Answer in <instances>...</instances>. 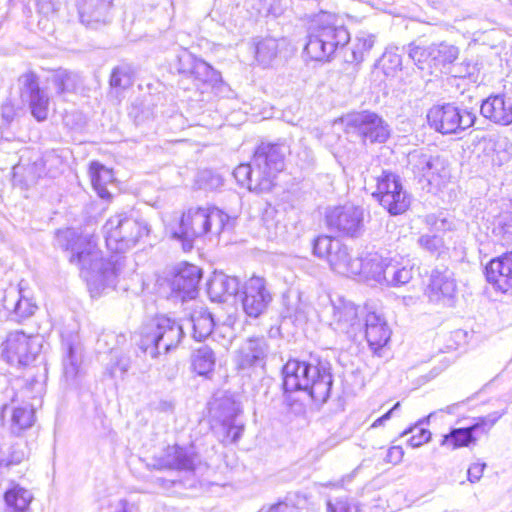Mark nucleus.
Here are the masks:
<instances>
[{"instance_id": "nucleus-1", "label": "nucleus", "mask_w": 512, "mask_h": 512, "mask_svg": "<svg viewBox=\"0 0 512 512\" xmlns=\"http://www.w3.org/2000/svg\"><path fill=\"white\" fill-rule=\"evenodd\" d=\"M56 241L69 252V262L79 268L93 297L115 287L118 276L115 262L103 257L93 235L68 228L57 232Z\"/></svg>"}, {"instance_id": "nucleus-2", "label": "nucleus", "mask_w": 512, "mask_h": 512, "mask_svg": "<svg viewBox=\"0 0 512 512\" xmlns=\"http://www.w3.org/2000/svg\"><path fill=\"white\" fill-rule=\"evenodd\" d=\"M290 359L282 369L285 393L303 392L314 402L325 403L332 388L329 363Z\"/></svg>"}, {"instance_id": "nucleus-3", "label": "nucleus", "mask_w": 512, "mask_h": 512, "mask_svg": "<svg viewBox=\"0 0 512 512\" xmlns=\"http://www.w3.org/2000/svg\"><path fill=\"white\" fill-rule=\"evenodd\" d=\"M349 41L350 33L343 21L333 13L320 11L314 20L304 51L312 60H328Z\"/></svg>"}, {"instance_id": "nucleus-4", "label": "nucleus", "mask_w": 512, "mask_h": 512, "mask_svg": "<svg viewBox=\"0 0 512 512\" xmlns=\"http://www.w3.org/2000/svg\"><path fill=\"white\" fill-rule=\"evenodd\" d=\"M228 221V215L216 207L190 208L183 213L179 227L172 235L182 241L184 250H190L195 239L208 232L219 235Z\"/></svg>"}, {"instance_id": "nucleus-5", "label": "nucleus", "mask_w": 512, "mask_h": 512, "mask_svg": "<svg viewBox=\"0 0 512 512\" xmlns=\"http://www.w3.org/2000/svg\"><path fill=\"white\" fill-rule=\"evenodd\" d=\"M183 336V328L177 321L161 315L142 327L138 346L146 355L157 358L176 348Z\"/></svg>"}, {"instance_id": "nucleus-6", "label": "nucleus", "mask_w": 512, "mask_h": 512, "mask_svg": "<svg viewBox=\"0 0 512 512\" xmlns=\"http://www.w3.org/2000/svg\"><path fill=\"white\" fill-rule=\"evenodd\" d=\"M358 260L360 262V272L357 276L366 281L388 286H401L407 284L413 277L411 267L384 258L378 252H369L364 257H358Z\"/></svg>"}, {"instance_id": "nucleus-7", "label": "nucleus", "mask_w": 512, "mask_h": 512, "mask_svg": "<svg viewBox=\"0 0 512 512\" xmlns=\"http://www.w3.org/2000/svg\"><path fill=\"white\" fill-rule=\"evenodd\" d=\"M107 247L116 253L125 252L149 234L148 224L125 213L110 217L104 227Z\"/></svg>"}, {"instance_id": "nucleus-8", "label": "nucleus", "mask_w": 512, "mask_h": 512, "mask_svg": "<svg viewBox=\"0 0 512 512\" xmlns=\"http://www.w3.org/2000/svg\"><path fill=\"white\" fill-rule=\"evenodd\" d=\"M375 191L372 196L391 215H400L406 212L410 206V196L403 189L401 178L388 170H382L374 177Z\"/></svg>"}, {"instance_id": "nucleus-9", "label": "nucleus", "mask_w": 512, "mask_h": 512, "mask_svg": "<svg viewBox=\"0 0 512 512\" xmlns=\"http://www.w3.org/2000/svg\"><path fill=\"white\" fill-rule=\"evenodd\" d=\"M289 152L283 143L262 142L253 155V165L256 167V187L271 190L275 176L284 170L285 157Z\"/></svg>"}, {"instance_id": "nucleus-10", "label": "nucleus", "mask_w": 512, "mask_h": 512, "mask_svg": "<svg viewBox=\"0 0 512 512\" xmlns=\"http://www.w3.org/2000/svg\"><path fill=\"white\" fill-rule=\"evenodd\" d=\"M313 252L320 258H326L331 269L343 276H356L360 272L358 257L353 258L348 247L330 236H319L314 240Z\"/></svg>"}, {"instance_id": "nucleus-11", "label": "nucleus", "mask_w": 512, "mask_h": 512, "mask_svg": "<svg viewBox=\"0 0 512 512\" xmlns=\"http://www.w3.org/2000/svg\"><path fill=\"white\" fill-rule=\"evenodd\" d=\"M476 116L454 104L436 105L429 109L427 121L431 128L441 134H454L472 127Z\"/></svg>"}, {"instance_id": "nucleus-12", "label": "nucleus", "mask_w": 512, "mask_h": 512, "mask_svg": "<svg viewBox=\"0 0 512 512\" xmlns=\"http://www.w3.org/2000/svg\"><path fill=\"white\" fill-rule=\"evenodd\" d=\"M42 343L43 339L39 335L13 331L2 343V356L10 365L28 366L39 356Z\"/></svg>"}, {"instance_id": "nucleus-13", "label": "nucleus", "mask_w": 512, "mask_h": 512, "mask_svg": "<svg viewBox=\"0 0 512 512\" xmlns=\"http://www.w3.org/2000/svg\"><path fill=\"white\" fill-rule=\"evenodd\" d=\"M345 131L359 137L363 144L384 143L390 135L388 124L371 111L348 115L345 119Z\"/></svg>"}, {"instance_id": "nucleus-14", "label": "nucleus", "mask_w": 512, "mask_h": 512, "mask_svg": "<svg viewBox=\"0 0 512 512\" xmlns=\"http://www.w3.org/2000/svg\"><path fill=\"white\" fill-rule=\"evenodd\" d=\"M327 322L334 331L352 340L362 333L359 307L342 297L331 300Z\"/></svg>"}, {"instance_id": "nucleus-15", "label": "nucleus", "mask_w": 512, "mask_h": 512, "mask_svg": "<svg viewBox=\"0 0 512 512\" xmlns=\"http://www.w3.org/2000/svg\"><path fill=\"white\" fill-rule=\"evenodd\" d=\"M330 230L351 238L359 237L364 228V212L360 207L345 205L335 207L326 215Z\"/></svg>"}, {"instance_id": "nucleus-16", "label": "nucleus", "mask_w": 512, "mask_h": 512, "mask_svg": "<svg viewBox=\"0 0 512 512\" xmlns=\"http://www.w3.org/2000/svg\"><path fill=\"white\" fill-rule=\"evenodd\" d=\"M502 417V413L493 412L486 416L479 417L473 424L464 428H453L447 435L443 436L441 446L451 449L467 447L476 442V436L486 434L494 424Z\"/></svg>"}, {"instance_id": "nucleus-17", "label": "nucleus", "mask_w": 512, "mask_h": 512, "mask_svg": "<svg viewBox=\"0 0 512 512\" xmlns=\"http://www.w3.org/2000/svg\"><path fill=\"white\" fill-rule=\"evenodd\" d=\"M272 301V295L266 288L262 277L253 276L247 280L241 292L243 311L251 318H258L267 310Z\"/></svg>"}, {"instance_id": "nucleus-18", "label": "nucleus", "mask_w": 512, "mask_h": 512, "mask_svg": "<svg viewBox=\"0 0 512 512\" xmlns=\"http://www.w3.org/2000/svg\"><path fill=\"white\" fill-rule=\"evenodd\" d=\"M19 88L23 101L29 103L32 115L42 121L47 118L49 97L39 86V78L33 72L22 74L19 79Z\"/></svg>"}, {"instance_id": "nucleus-19", "label": "nucleus", "mask_w": 512, "mask_h": 512, "mask_svg": "<svg viewBox=\"0 0 512 512\" xmlns=\"http://www.w3.org/2000/svg\"><path fill=\"white\" fill-rule=\"evenodd\" d=\"M456 293L457 284L454 274L447 268L443 270L434 269L426 289L429 301L442 306H452Z\"/></svg>"}, {"instance_id": "nucleus-20", "label": "nucleus", "mask_w": 512, "mask_h": 512, "mask_svg": "<svg viewBox=\"0 0 512 512\" xmlns=\"http://www.w3.org/2000/svg\"><path fill=\"white\" fill-rule=\"evenodd\" d=\"M268 354V344L264 337H250L242 343L235 355V363L240 370L263 367Z\"/></svg>"}, {"instance_id": "nucleus-21", "label": "nucleus", "mask_w": 512, "mask_h": 512, "mask_svg": "<svg viewBox=\"0 0 512 512\" xmlns=\"http://www.w3.org/2000/svg\"><path fill=\"white\" fill-rule=\"evenodd\" d=\"M201 279V269L195 265L181 263L174 269L171 279V289L178 293L182 300L193 299Z\"/></svg>"}, {"instance_id": "nucleus-22", "label": "nucleus", "mask_w": 512, "mask_h": 512, "mask_svg": "<svg viewBox=\"0 0 512 512\" xmlns=\"http://www.w3.org/2000/svg\"><path fill=\"white\" fill-rule=\"evenodd\" d=\"M78 13L84 25L97 29L111 22L112 3L109 0H80Z\"/></svg>"}, {"instance_id": "nucleus-23", "label": "nucleus", "mask_w": 512, "mask_h": 512, "mask_svg": "<svg viewBox=\"0 0 512 512\" xmlns=\"http://www.w3.org/2000/svg\"><path fill=\"white\" fill-rule=\"evenodd\" d=\"M488 283L501 292L512 288V251L493 258L485 266Z\"/></svg>"}, {"instance_id": "nucleus-24", "label": "nucleus", "mask_w": 512, "mask_h": 512, "mask_svg": "<svg viewBox=\"0 0 512 512\" xmlns=\"http://www.w3.org/2000/svg\"><path fill=\"white\" fill-rule=\"evenodd\" d=\"M480 113L495 124L508 126L512 124V98L504 94L490 95L482 101Z\"/></svg>"}, {"instance_id": "nucleus-25", "label": "nucleus", "mask_w": 512, "mask_h": 512, "mask_svg": "<svg viewBox=\"0 0 512 512\" xmlns=\"http://www.w3.org/2000/svg\"><path fill=\"white\" fill-rule=\"evenodd\" d=\"M23 281L19 283V288H10L5 291L3 297V306L10 312L16 321H21L34 314L37 306L24 294Z\"/></svg>"}, {"instance_id": "nucleus-26", "label": "nucleus", "mask_w": 512, "mask_h": 512, "mask_svg": "<svg viewBox=\"0 0 512 512\" xmlns=\"http://www.w3.org/2000/svg\"><path fill=\"white\" fill-rule=\"evenodd\" d=\"M156 462L159 469L191 471L194 469V453L178 445L168 446Z\"/></svg>"}, {"instance_id": "nucleus-27", "label": "nucleus", "mask_w": 512, "mask_h": 512, "mask_svg": "<svg viewBox=\"0 0 512 512\" xmlns=\"http://www.w3.org/2000/svg\"><path fill=\"white\" fill-rule=\"evenodd\" d=\"M390 336L391 330L382 316L375 312H370L366 315L365 338L372 350L377 351L386 345Z\"/></svg>"}, {"instance_id": "nucleus-28", "label": "nucleus", "mask_w": 512, "mask_h": 512, "mask_svg": "<svg viewBox=\"0 0 512 512\" xmlns=\"http://www.w3.org/2000/svg\"><path fill=\"white\" fill-rule=\"evenodd\" d=\"M440 161L428 153L414 150L408 154V168L419 181L425 179L432 183Z\"/></svg>"}, {"instance_id": "nucleus-29", "label": "nucleus", "mask_w": 512, "mask_h": 512, "mask_svg": "<svg viewBox=\"0 0 512 512\" xmlns=\"http://www.w3.org/2000/svg\"><path fill=\"white\" fill-rule=\"evenodd\" d=\"M239 291V281L236 277L224 274L214 275L208 282L207 293L214 302H225L227 298Z\"/></svg>"}, {"instance_id": "nucleus-30", "label": "nucleus", "mask_w": 512, "mask_h": 512, "mask_svg": "<svg viewBox=\"0 0 512 512\" xmlns=\"http://www.w3.org/2000/svg\"><path fill=\"white\" fill-rule=\"evenodd\" d=\"M32 493L18 484L12 483L6 490L4 500L10 512H29Z\"/></svg>"}, {"instance_id": "nucleus-31", "label": "nucleus", "mask_w": 512, "mask_h": 512, "mask_svg": "<svg viewBox=\"0 0 512 512\" xmlns=\"http://www.w3.org/2000/svg\"><path fill=\"white\" fill-rule=\"evenodd\" d=\"M215 364V353L206 345L195 349L191 354V367L200 376L209 377L214 371Z\"/></svg>"}, {"instance_id": "nucleus-32", "label": "nucleus", "mask_w": 512, "mask_h": 512, "mask_svg": "<svg viewBox=\"0 0 512 512\" xmlns=\"http://www.w3.org/2000/svg\"><path fill=\"white\" fill-rule=\"evenodd\" d=\"M52 83L59 95L64 93H76L83 86L82 77L72 71L58 70L52 76Z\"/></svg>"}, {"instance_id": "nucleus-33", "label": "nucleus", "mask_w": 512, "mask_h": 512, "mask_svg": "<svg viewBox=\"0 0 512 512\" xmlns=\"http://www.w3.org/2000/svg\"><path fill=\"white\" fill-rule=\"evenodd\" d=\"M91 183L97 194L101 198L110 196L107 190V185L114 180L113 172L111 169L106 168L98 162H92L89 169Z\"/></svg>"}, {"instance_id": "nucleus-34", "label": "nucleus", "mask_w": 512, "mask_h": 512, "mask_svg": "<svg viewBox=\"0 0 512 512\" xmlns=\"http://www.w3.org/2000/svg\"><path fill=\"white\" fill-rule=\"evenodd\" d=\"M190 321L193 327V337L198 341L207 338L212 333L215 325L211 313L203 307L193 311Z\"/></svg>"}, {"instance_id": "nucleus-35", "label": "nucleus", "mask_w": 512, "mask_h": 512, "mask_svg": "<svg viewBox=\"0 0 512 512\" xmlns=\"http://www.w3.org/2000/svg\"><path fill=\"white\" fill-rule=\"evenodd\" d=\"M82 362L80 348L74 346L71 342L64 344L63 371L67 380H73L77 377Z\"/></svg>"}, {"instance_id": "nucleus-36", "label": "nucleus", "mask_w": 512, "mask_h": 512, "mask_svg": "<svg viewBox=\"0 0 512 512\" xmlns=\"http://www.w3.org/2000/svg\"><path fill=\"white\" fill-rule=\"evenodd\" d=\"M63 165L62 158L54 151L46 152L39 161H35L34 166L38 177L48 176L55 178Z\"/></svg>"}, {"instance_id": "nucleus-37", "label": "nucleus", "mask_w": 512, "mask_h": 512, "mask_svg": "<svg viewBox=\"0 0 512 512\" xmlns=\"http://www.w3.org/2000/svg\"><path fill=\"white\" fill-rule=\"evenodd\" d=\"M376 41L374 34L360 31L355 36L352 44V52L350 62L361 63L369 51L373 48Z\"/></svg>"}, {"instance_id": "nucleus-38", "label": "nucleus", "mask_w": 512, "mask_h": 512, "mask_svg": "<svg viewBox=\"0 0 512 512\" xmlns=\"http://www.w3.org/2000/svg\"><path fill=\"white\" fill-rule=\"evenodd\" d=\"M431 62L435 68L440 66H447L452 64L459 55V50L456 46L447 43H440L431 46Z\"/></svg>"}, {"instance_id": "nucleus-39", "label": "nucleus", "mask_w": 512, "mask_h": 512, "mask_svg": "<svg viewBox=\"0 0 512 512\" xmlns=\"http://www.w3.org/2000/svg\"><path fill=\"white\" fill-rule=\"evenodd\" d=\"M35 421V411L31 405L14 408L11 417V431L20 434L30 428Z\"/></svg>"}, {"instance_id": "nucleus-40", "label": "nucleus", "mask_w": 512, "mask_h": 512, "mask_svg": "<svg viewBox=\"0 0 512 512\" xmlns=\"http://www.w3.org/2000/svg\"><path fill=\"white\" fill-rule=\"evenodd\" d=\"M233 175L241 186L248 188L250 191H269V189H262L256 187L258 181L256 167L253 165V162L247 164H240L238 167L235 168Z\"/></svg>"}, {"instance_id": "nucleus-41", "label": "nucleus", "mask_w": 512, "mask_h": 512, "mask_svg": "<svg viewBox=\"0 0 512 512\" xmlns=\"http://www.w3.org/2000/svg\"><path fill=\"white\" fill-rule=\"evenodd\" d=\"M190 78L212 87L222 82L220 73L202 59H199Z\"/></svg>"}, {"instance_id": "nucleus-42", "label": "nucleus", "mask_w": 512, "mask_h": 512, "mask_svg": "<svg viewBox=\"0 0 512 512\" xmlns=\"http://www.w3.org/2000/svg\"><path fill=\"white\" fill-rule=\"evenodd\" d=\"M418 246L433 256L441 257L447 253L444 239L436 234H423L417 239Z\"/></svg>"}, {"instance_id": "nucleus-43", "label": "nucleus", "mask_w": 512, "mask_h": 512, "mask_svg": "<svg viewBox=\"0 0 512 512\" xmlns=\"http://www.w3.org/2000/svg\"><path fill=\"white\" fill-rule=\"evenodd\" d=\"M131 366V359L121 351L111 349L110 361L107 364L106 372L111 378L117 376L119 372L121 376H124Z\"/></svg>"}, {"instance_id": "nucleus-44", "label": "nucleus", "mask_w": 512, "mask_h": 512, "mask_svg": "<svg viewBox=\"0 0 512 512\" xmlns=\"http://www.w3.org/2000/svg\"><path fill=\"white\" fill-rule=\"evenodd\" d=\"M278 53V42L274 38H265L256 44L255 55L257 61L269 65Z\"/></svg>"}, {"instance_id": "nucleus-45", "label": "nucleus", "mask_w": 512, "mask_h": 512, "mask_svg": "<svg viewBox=\"0 0 512 512\" xmlns=\"http://www.w3.org/2000/svg\"><path fill=\"white\" fill-rule=\"evenodd\" d=\"M28 456L29 449L27 443L23 440H18L10 446L7 457L0 460V464L5 463L6 466L18 465L26 460Z\"/></svg>"}, {"instance_id": "nucleus-46", "label": "nucleus", "mask_w": 512, "mask_h": 512, "mask_svg": "<svg viewBox=\"0 0 512 512\" xmlns=\"http://www.w3.org/2000/svg\"><path fill=\"white\" fill-rule=\"evenodd\" d=\"M239 413L237 404L230 398L222 399L216 408V417L221 424H227L231 421H235Z\"/></svg>"}, {"instance_id": "nucleus-47", "label": "nucleus", "mask_w": 512, "mask_h": 512, "mask_svg": "<svg viewBox=\"0 0 512 512\" xmlns=\"http://www.w3.org/2000/svg\"><path fill=\"white\" fill-rule=\"evenodd\" d=\"M431 46L428 48L415 46L410 44L408 47V55L414 61L418 70L422 71L425 69V64L427 63L429 67L433 66L431 62Z\"/></svg>"}, {"instance_id": "nucleus-48", "label": "nucleus", "mask_w": 512, "mask_h": 512, "mask_svg": "<svg viewBox=\"0 0 512 512\" xmlns=\"http://www.w3.org/2000/svg\"><path fill=\"white\" fill-rule=\"evenodd\" d=\"M129 115L134 119L137 125H141L154 119L155 111L152 104L141 102L140 104L132 106Z\"/></svg>"}, {"instance_id": "nucleus-49", "label": "nucleus", "mask_w": 512, "mask_h": 512, "mask_svg": "<svg viewBox=\"0 0 512 512\" xmlns=\"http://www.w3.org/2000/svg\"><path fill=\"white\" fill-rule=\"evenodd\" d=\"M110 85L113 88L126 89L132 85V73L127 66H118L113 69L110 77Z\"/></svg>"}, {"instance_id": "nucleus-50", "label": "nucleus", "mask_w": 512, "mask_h": 512, "mask_svg": "<svg viewBox=\"0 0 512 512\" xmlns=\"http://www.w3.org/2000/svg\"><path fill=\"white\" fill-rule=\"evenodd\" d=\"M198 61L199 59L196 58L192 53L188 52L187 50H183L177 56V63L175 67L178 73L186 75L190 78Z\"/></svg>"}, {"instance_id": "nucleus-51", "label": "nucleus", "mask_w": 512, "mask_h": 512, "mask_svg": "<svg viewBox=\"0 0 512 512\" xmlns=\"http://www.w3.org/2000/svg\"><path fill=\"white\" fill-rule=\"evenodd\" d=\"M327 512H359L358 504L351 498H337L328 500L326 504Z\"/></svg>"}, {"instance_id": "nucleus-52", "label": "nucleus", "mask_w": 512, "mask_h": 512, "mask_svg": "<svg viewBox=\"0 0 512 512\" xmlns=\"http://www.w3.org/2000/svg\"><path fill=\"white\" fill-rule=\"evenodd\" d=\"M251 6L261 15H278L281 11L280 0H251Z\"/></svg>"}, {"instance_id": "nucleus-53", "label": "nucleus", "mask_w": 512, "mask_h": 512, "mask_svg": "<svg viewBox=\"0 0 512 512\" xmlns=\"http://www.w3.org/2000/svg\"><path fill=\"white\" fill-rule=\"evenodd\" d=\"M222 426L225 430L226 440L230 443H236L241 438L244 431V426L236 423V420L227 424H222Z\"/></svg>"}, {"instance_id": "nucleus-54", "label": "nucleus", "mask_w": 512, "mask_h": 512, "mask_svg": "<svg viewBox=\"0 0 512 512\" xmlns=\"http://www.w3.org/2000/svg\"><path fill=\"white\" fill-rule=\"evenodd\" d=\"M414 430H417L416 434H413L410 439L408 440V443L411 447L416 448L421 446L424 443H427L431 438V432L424 428H418L415 427L413 429H410L409 432H413ZM408 433V431H405L404 434Z\"/></svg>"}, {"instance_id": "nucleus-55", "label": "nucleus", "mask_w": 512, "mask_h": 512, "mask_svg": "<svg viewBox=\"0 0 512 512\" xmlns=\"http://www.w3.org/2000/svg\"><path fill=\"white\" fill-rule=\"evenodd\" d=\"M201 186L208 189H214L222 185V179L218 175H214L210 170H204L199 174Z\"/></svg>"}, {"instance_id": "nucleus-56", "label": "nucleus", "mask_w": 512, "mask_h": 512, "mask_svg": "<svg viewBox=\"0 0 512 512\" xmlns=\"http://www.w3.org/2000/svg\"><path fill=\"white\" fill-rule=\"evenodd\" d=\"M424 223L434 231L446 230L447 220L445 218H439L435 214H428L424 217Z\"/></svg>"}, {"instance_id": "nucleus-57", "label": "nucleus", "mask_w": 512, "mask_h": 512, "mask_svg": "<svg viewBox=\"0 0 512 512\" xmlns=\"http://www.w3.org/2000/svg\"><path fill=\"white\" fill-rule=\"evenodd\" d=\"M397 47H389L383 54V60L391 64L392 69L399 68L402 64L401 56L397 53Z\"/></svg>"}, {"instance_id": "nucleus-58", "label": "nucleus", "mask_w": 512, "mask_h": 512, "mask_svg": "<svg viewBox=\"0 0 512 512\" xmlns=\"http://www.w3.org/2000/svg\"><path fill=\"white\" fill-rule=\"evenodd\" d=\"M485 467H486V463L477 462V463L472 464L469 467L468 472H467L468 480L471 483L478 482L483 475V471H484Z\"/></svg>"}, {"instance_id": "nucleus-59", "label": "nucleus", "mask_w": 512, "mask_h": 512, "mask_svg": "<svg viewBox=\"0 0 512 512\" xmlns=\"http://www.w3.org/2000/svg\"><path fill=\"white\" fill-rule=\"evenodd\" d=\"M259 512H297V511L293 506H290L289 504H287L285 502H279L277 504L270 506L267 509L263 508Z\"/></svg>"}, {"instance_id": "nucleus-60", "label": "nucleus", "mask_w": 512, "mask_h": 512, "mask_svg": "<svg viewBox=\"0 0 512 512\" xmlns=\"http://www.w3.org/2000/svg\"><path fill=\"white\" fill-rule=\"evenodd\" d=\"M400 407V402H397L388 412H386L384 415H382L381 417H379L378 419H376L374 421V423L372 424V427H378L380 425H382L386 420H389L392 416V414L398 410Z\"/></svg>"}, {"instance_id": "nucleus-61", "label": "nucleus", "mask_w": 512, "mask_h": 512, "mask_svg": "<svg viewBox=\"0 0 512 512\" xmlns=\"http://www.w3.org/2000/svg\"><path fill=\"white\" fill-rule=\"evenodd\" d=\"M403 456V451L401 449V447H392L389 449L388 451V457H390L391 459H395L396 461H399Z\"/></svg>"}, {"instance_id": "nucleus-62", "label": "nucleus", "mask_w": 512, "mask_h": 512, "mask_svg": "<svg viewBox=\"0 0 512 512\" xmlns=\"http://www.w3.org/2000/svg\"><path fill=\"white\" fill-rule=\"evenodd\" d=\"M113 512H136L134 509L130 506H128L126 501L120 502V507L116 508Z\"/></svg>"}, {"instance_id": "nucleus-63", "label": "nucleus", "mask_w": 512, "mask_h": 512, "mask_svg": "<svg viewBox=\"0 0 512 512\" xmlns=\"http://www.w3.org/2000/svg\"><path fill=\"white\" fill-rule=\"evenodd\" d=\"M501 229H503L505 233H511L512 225H505Z\"/></svg>"}, {"instance_id": "nucleus-64", "label": "nucleus", "mask_w": 512, "mask_h": 512, "mask_svg": "<svg viewBox=\"0 0 512 512\" xmlns=\"http://www.w3.org/2000/svg\"><path fill=\"white\" fill-rule=\"evenodd\" d=\"M451 73H453L455 77H463L464 76L461 71H451Z\"/></svg>"}]
</instances>
